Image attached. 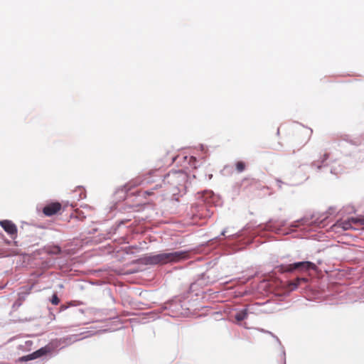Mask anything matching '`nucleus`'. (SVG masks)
Instances as JSON below:
<instances>
[{
	"instance_id": "f257e3e1",
	"label": "nucleus",
	"mask_w": 364,
	"mask_h": 364,
	"mask_svg": "<svg viewBox=\"0 0 364 364\" xmlns=\"http://www.w3.org/2000/svg\"><path fill=\"white\" fill-rule=\"evenodd\" d=\"M186 252H164L157 255H147L144 257L146 264H166L169 262H176L186 258Z\"/></svg>"
},
{
	"instance_id": "f03ea898",
	"label": "nucleus",
	"mask_w": 364,
	"mask_h": 364,
	"mask_svg": "<svg viewBox=\"0 0 364 364\" xmlns=\"http://www.w3.org/2000/svg\"><path fill=\"white\" fill-rule=\"evenodd\" d=\"M188 181V175L182 171L169 172L164 178V183L168 184L173 189L181 191L185 188Z\"/></svg>"
},
{
	"instance_id": "7ed1b4c3",
	"label": "nucleus",
	"mask_w": 364,
	"mask_h": 364,
	"mask_svg": "<svg viewBox=\"0 0 364 364\" xmlns=\"http://www.w3.org/2000/svg\"><path fill=\"white\" fill-rule=\"evenodd\" d=\"M312 129L306 127H301L297 129L292 136L293 146L298 149L307 144L312 134Z\"/></svg>"
},
{
	"instance_id": "20e7f679",
	"label": "nucleus",
	"mask_w": 364,
	"mask_h": 364,
	"mask_svg": "<svg viewBox=\"0 0 364 364\" xmlns=\"http://www.w3.org/2000/svg\"><path fill=\"white\" fill-rule=\"evenodd\" d=\"M316 265L311 262H299L288 265H279L276 267L277 271L281 273L291 272L294 270L308 271L309 269L316 270Z\"/></svg>"
},
{
	"instance_id": "39448f33",
	"label": "nucleus",
	"mask_w": 364,
	"mask_h": 364,
	"mask_svg": "<svg viewBox=\"0 0 364 364\" xmlns=\"http://www.w3.org/2000/svg\"><path fill=\"white\" fill-rule=\"evenodd\" d=\"M358 223L363 224V220L355 218H350L346 220L338 221L335 226L344 230H347L350 229H356L355 225Z\"/></svg>"
},
{
	"instance_id": "423d86ee",
	"label": "nucleus",
	"mask_w": 364,
	"mask_h": 364,
	"mask_svg": "<svg viewBox=\"0 0 364 364\" xmlns=\"http://www.w3.org/2000/svg\"><path fill=\"white\" fill-rule=\"evenodd\" d=\"M61 208V203L58 202H52L45 205L42 211L46 216L50 217L59 213Z\"/></svg>"
},
{
	"instance_id": "0eeeda50",
	"label": "nucleus",
	"mask_w": 364,
	"mask_h": 364,
	"mask_svg": "<svg viewBox=\"0 0 364 364\" xmlns=\"http://www.w3.org/2000/svg\"><path fill=\"white\" fill-rule=\"evenodd\" d=\"M157 171H150L149 173H148L146 176L142 178L141 177H137L132 181H130L126 186L125 187L127 188L128 189H130V188H134V187H136L139 185H141V183H143L144 182H146L147 183H152L153 181L150 180L149 179V177L148 176H151L155 173H156Z\"/></svg>"
},
{
	"instance_id": "6e6552de",
	"label": "nucleus",
	"mask_w": 364,
	"mask_h": 364,
	"mask_svg": "<svg viewBox=\"0 0 364 364\" xmlns=\"http://www.w3.org/2000/svg\"><path fill=\"white\" fill-rule=\"evenodd\" d=\"M1 226L9 235H14L17 233L16 226L10 220H2L0 222Z\"/></svg>"
},
{
	"instance_id": "1a4fd4ad",
	"label": "nucleus",
	"mask_w": 364,
	"mask_h": 364,
	"mask_svg": "<svg viewBox=\"0 0 364 364\" xmlns=\"http://www.w3.org/2000/svg\"><path fill=\"white\" fill-rule=\"evenodd\" d=\"M307 282L306 279L297 277L294 280L290 282L289 286L291 290H294L299 286L301 282Z\"/></svg>"
},
{
	"instance_id": "9d476101",
	"label": "nucleus",
	"mask_w": 364,
	"mask_h": 364,
	"mask_svg": "<svg viewBox=\"0 0 364 364\" xmlns=\"http://www.w3.org/2000/svg\"><path fill=\"white\" fill-rule=\"evenodd\" d=\"M46 251L50 255H58L61 252V249L58 245H50L46 247Z\"/></svg>"
},
{
	"instance_id": "9b49d317",
	"label": "nucleus",
	"mask_w": 364,
	"mask_h": 364,
	"mask_svg": "<svg viewBox=\"0 0 364 364\" xmlns=\"http://www.w3.org/2000/svg\"><path fill=\"white\" fill-rule=\"evenodd\" d=\"M48 351H49L48 348L43 347V348H41L38 349V350L33 352V355L34 356L35 359H36V358H38L46 354H47L48 353Z\"/></svg>"
},
{
	"instance_id": "f8f14e48",
	"label": "nucleus",
	"mask_w": 364,
	"mask_h": 364,
	"mask_svg": "<svg viewBox=\"0 0 364 364\" xmlns=\"http://www.w3.org/2000/svg\"><path fill=\"white\" fill-rule=\"evenodd\" d=\"M247 317V312L246 309H244L236 314L235 318L237 321H242Z\"/></svg>"
},
{
	"instance_id": "ddd939ff",
	"label": "nucleus",
	"mask_w": 364,
	"mask_h": 364,
	"mask_svg": "<svg viewBox=\"0 0 364 364\" xmlns=\"http://www.w3.org/2000/svg\"><path fill=\"white\" fill-rule=\"evenodd\" d=\"M235 167H236V170L237 171V172L240 173V172H242L243 171H245V168H246V165H245V163L243 162V161H237L235 164Z\"/></svg>"
},
{
	"instance_id": "4468645a",
	"label": "nucleus",
	"mask_w": 364,
	"mask_h": 364,
	"mask_svg": "<svg viewBox=\"0 0 364 364\" xmlns=\"http://www.w3.org/2000/svg\"><path fill=\"white\" fill-rule=\"evenodd\" d=\"M50 302L53 304V305H58L59 303H60V299L58 297L57 294H54L53 296H52V298L50 299Z\"/></svg>"
},
{
	"instance_id": "2eb2a0df",
	"label": "nucleus",
	"mask_w": 364,
	"mask_h": 364,
	"mask_svg": "<svg viewBox=\"0 0 364 364\" xmlns=\"http://www.w3.org/2000/svg\"><path fill=\"white\" fill-rule=\"evenodd\" d=\"M25 358L27 361L35 359L34 356L33 355V353L29 355H25Z\"/></svg>"
},
{
	"instance_id": "dca6fc26",
	"label": "nucleus",
	"mask_w": 364,
	"mask_h": 364,
	"mask_svg": "<svg viewBox=\"0 0 364 364\" xmlns=\"http://www.w3.org/2000/svg\"><path fill=\"white\" fill-rule=\"evenodd\" d=\"M144 194L145 196H151L154 194V192H153V191H144Z\"/></svg>"
},
{
	"instance_id": "f3484780",
	"label": "nucleus",
	"mask_w": 364,
	"mask_h": 364,
	"mask_svg": "<svg viewBox=\"0 0 364 364\" xmlns=\"http://www.w3.org/2000/svg\"><path fill=\"white\" fill-rule=\"evenodd\" d=\"M19 361H21V362H26V361H27V360H26V359L25 356H22V357H21V358H19Z\"/></svg>"
},
{
	"instance_id": "a211bd4d",
	"label": "nucleus",
	"mask_w": 364,
	"mask_h": 364,
	"mask_svg": "<svg viewBox=\"0 0 364 364\" xmlns=\"http://www.w3.org/2000/svg\"><path fill=\"white\" fill-rule=\"evenodd\" d=\"M67 309V306H65V305H62V306H60V310H61V311L65 310V309Z\"/></svg>"
},
{
	"instance_id": "6ab92c4d",
	"label": "nucleus",
	"mask_w": 364,
	"mask_h": 364,
	"mask_svg": "<svg viewBox=\"0 0 364 364\" xmlns=\"http://www.w3.org/2000/svg\"><path fill=\"white\" fill-rule=\"evenodd\" d=\"M161 186L156 185V186L153 188V190H156V189H158V188H161Z\"/></svg>"
},
{
	"instance_id": "aec40b11",
	"label": "nucleus",
	"mask_w": 364,
	"mask_h": 364,
	"mask_svg": "<svg viewBox=\"0 0 364 364\" xmlns=\"http://www.w3.org/2000/svg\"><path fill=\"white\" fill-rule=\"evenodd\" d=\"M225 231H223V232H222V235H225Z\"/></svg>"
}]
</instances>
